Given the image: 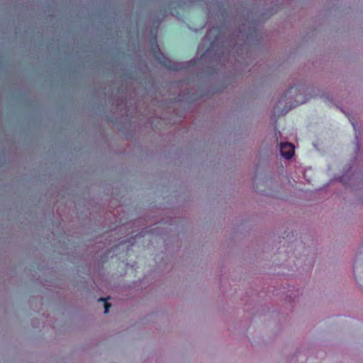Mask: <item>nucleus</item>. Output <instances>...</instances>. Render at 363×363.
I'll list each match as a JSON object with an SVG mask.
<instances>
[{
    "instance_id": "obj_1",
    "label": "nucleus",
    "mask_w": 363,
    "mask_h": 363,
    "mask_svg": "<svg viewBox=\"0 0 363 363\" xmlns=\"http://www.w3.org/2000/svg\"><path fill=\"white\" fill-rule=\"evenodd\" d=\"M280 152L286 159H291L294 154V146L290 143H281Z\"/></svg>"
},
{
    "instance_id": "obj_3",
    "label": "nucleus",
    "mask_w": 363,
    "mask_h": 363,
    "mask_svg": "<svg viewBox=\"0 0 363 363\" xmlns=\"http://www.w3.org/2000/svg\"><path fill=\"white\" fill-rule=\"evenodd\" d=\"M109 299V297H107L106 298H100L99 299V301H102L104 303V313H108L109 308H111V305L107 302V300Z\"/></svg>"
},
{
    "instance_id": "obj_2",
    "label": "nucleus",
    "mask_w": 363,
    "mask_h": 363,
    "mask_svg": "<svg viewBox=\"0 0 363 363\" xmlns=\"http://www.w3.org/2000/svg\"><path fill=\"white\" fill-rule=\"evenodd\" d=\"M215 32H218V34L215 37V38L210 43V47H213L214 45L216 44V43L219 40L220 37V30L219 28L218 27H213L212 29L210 30V33H215Z\"/></svg>"
},
{
    "instance_id": "obj_5",
    "label": "nucleus",
    "mask_w": 363,
    "mask_h": 363,
    "mask_svg": "<svg viewBox=\"0 0 363 363\" xmlns=\"http://www.w3.org/2000/svg\"><path fill=\"white\" fill-rule=\"evenodd\" d=\"M352 125H353L354 128L355 129L356 128H355L354 123H352Z\"/></svg>"
},
{
    "instance_id": "obj_4",
    "label": "nucleus",
    "mask_w": 363,
    "mask_h": 363,
    "mask_svg": "<svg viewBox=\"0 0 363 363\" xmlns=\"http://www.w3.org/2000/svg\"><path fill=\"white\" fill-rule=\"evenodd\" d=\"M280 113H281V114H285V113H286V112H284V110H281V112H280Z\"/></svg>"
}]
</instances>
